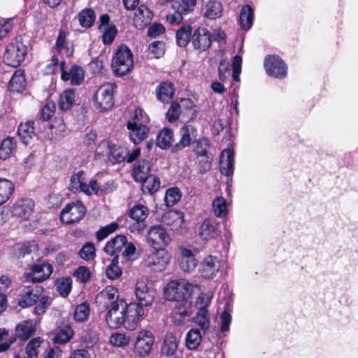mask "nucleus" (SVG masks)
I'll list each match as a JSON object with an SVG mask.
<instances>
[{"label": "nucleus", "mask_w": 358, "mask_h": 358, "mask_svg": "<svg viewBox=\"0 0 358 358\" xmlns=\"http://www.w3.org/2000/svg\"><path fill=\"white\" fill-rule=\"evenodd\" d=\"M194 285L185 279L169 282L164 289V297L169 301H182L191 295Z\"/></svg>", "instance_id": "2"}, {"label": "nucleus", "mask_w": 358, "mask_h": 358, "mask_svg": "<svg viewBox=\"0 0 358 358\" xmlns=\"http://www.w3.org/2000/svg\"><path fill=\"white\" fill-rule=\"evenodd\" d=\"M171 259V256L169 252L164 249H158L147 255L145 266L153 271H163L170 264Z\"/></svg>", "instance_id": "10"}, {"label": "nucleus", "mask_w": 358, "mask_h": 358, "mask_svg": "<svg viewBox=\"0 0 358 358\" xmlns=\"http://www.w3.org/2000/svg\"><path fill=\"white\" fill-rule=\"evenodd\" d=\"M155 336L148 329H142L138 332L134 343V353L141 357L150 354L155 343Z\"/></svg>", "instance_id": "6"}, {"label": "nucleus", "mask_w": 358, "mask_h": 358, "mask_svg": "<svg viewBox=\"0 0 358 358\" xmlns=\"http://www.w3.org/2000/svg\"><path fill=\"white\" fill-rule=\"evenodd\" d=\"M86 174L84 171H79L71 176L69 188L73 192H82L87 195L98 194L99 185L94 180H91L87 184Z\"/></svg>", "instance_id": "7"}, {"label": "nucleus", "mask_w": 358, "mask_h": 358, "mask_svg": "<svg viewBox=\"0 0 358 358\" xmlns=\"http://www.w3.org/2000/svg\"><path fill=\"white\" fill-rule=\"evenodd\" d=\"M180 197L181 194L178 188H170L166 192V204L168 206H172L180 199Z\"/></svg>", "instance_id": "56"}, {"label": "nucleus", "mask_w": 358, "mask_h": 358, "mask_svg": "<svg viewBox=\"0 0 358 358\" xmlns=\"http://www.w3.org/2000/svg\"><path fill=\"white\" fill-rule=\"evenodd\" d=\"M17 145L13 137L4 139L0 146V159L6 160L14 155Z\"/></svg>", "instance_id": "34"}, {"label": "nucleus", "mask_w": 358, "mask_h": 358, "mask_svg": "<svg viewBox=\"0 0 358 358\" xmlns=\"http://www.w3.org/2000/svg\"><path fill=\"white\" fill-rule=\"evenodd\" d=\"M150 121L148 115L145 112L140 108H137L134 110L131 119L128 122L136 123V124L145 125Z\"/></svg>", "instance_id": "54"}, {"label": "nucleus", "mask_w": 358, "mask_h": 358, "mask_svg": "<svg viewBox=\"0 0 358 358\" xmlns=\"http://www.w3.org/2000/svg\"><path fill=\"white\" fill-rule=\"evenodd\" d=\"M37 321L26 320L20 322L15 327V336L22 341L28 340L36 331Z\"/></svg>", "instance_id": "23"}, {"label": "nucleus", "mask_w": 358, "mask_h": 358, "mask_svg": "<svg viewBox=\"0 0 358 358\" xmlns=\"http://www.w3.org/2000/svg\"><path fill=\"white\" fill-rule=\"evenodd\" d=\"M52 273V266L47 262L34 264L29 266L24 274L28 282H41L47 280Z\"/></svg>", "instance_id": "11"}, {"label": "nucleus", "mask_w": 358, "mask_h": 358, "mask_svg": "<svg viewBox=\"0 0 358 358\" xmlns=\"http://www.w3.org/2000/svg\"><path fill=\"white\" fill-rule=\"evenodd\" d=\"M173 141V134L170 129L164 128L158 134L157 145L162 149H167Z\"/></svg>", "instance_id": "44"}, {"label": "nucleus", "mask_w": 358, "mask_h": 358, "mask_svg": "<svg viewBox=\"0 0 358 358\" xmlns=\"http://www.w3.org/2000/svg\"><path fill=\"white\" fill-rule=\"evenodd\" d=\"M27 46L20 38H16L7 46L3 56V61L8 65L17 67L24 60L27 55Z\"/></svg>", "instance_id": "3"}, {"label": "nucleus", "mask_w": 358, "mask_h": 358, "mask_svg": "<svg viewBox=\"0 0 358 358\" xmlns=\"http://www.w3.org/2000/svg\"><path fill=\"white\" fill-rule=\"evenodd\" d=\"M196 0H171L173 9H178L186 14L193 11Z\"/></svg>", "instance_id": "50"}, {"label": "nucleus", "mask_w": 358, "mask_h": 358, "mask_svg": "<svg viewBox=\"0 0 358 358\" xmlns=\"http://www.w3.org/2000/svg\"><path fill=\"white\" fill-rule=\"evenodd\" d=\"M164 43L162 41H155L149 46V52L155 58L162 57L165 52Z\"/></svg>", "instance_id": "59"}, {"label": "nucleus", "mask_w": 358, "mask_h": 358, "mask_svg": "<svg viewBox=\"0 0 358 358\" xmlns=\"http://www.w3.org/2000/svg\"><path fill=\"white\" fill-rule=\"evenodd\" d=\"M71 279L70 278H62L57 280V291L63 296L69 295L71 289Z\"/></svg>", "instance_id": "55"}, {"label": "nucleus", "mask_w": 358, "mask_h": 358, "mask_svg": "<svg viewBox=\"0 0 358 358\" xmlns=\"http://www.w3.org/2000/svg\"><path fill=\"white\" fill-rule=\"evenodd\" d=\"M180 139L174 146L173 150L178 151L189 146L193 138L196 136V129L192 125H186L180 130Z\"/></svg>", "instance_id": "28"}, {"label": "nucleus", "mask_w": 358, "mask_h": 358, "mask_svg": "<svg viewBox=\"0 0 358 358\" xmlns=\"http://www.w3.org/2000/svg\"><path fill=\"white\" fill-rule=\"evenodd\" d=\"M212 210L217 217H224L227 215L226 199L222 196H217L212 202Z\"/></svg>", "instance_id": "45"}, {"label": "nucleus", "mask_w": 358, "mask_h": 358, "mask_svg": "<svg viewBox=\"0 0 358 358\" xmlns=\"http://www.w3.org/2000/svg\"><path fill=\"white\" fill-rule=\"evenodd\" d=\"M68 35L67 31L59 30L55 42V48L59 54L70 57L73 55L74 50L73 45L66 40Z\"/></svg>", "instance_id": "25"}, {"label": "nucleus", "mask_w": 358, "mask_h": 358, "mask_svg": "<svg viewBox=\"0 0 358 358\" xmlns=\"http://www.w3.org/2000/svg\"><path fill=\"white\" fill-rule=\"evenodd\" d=\"M115 85L107 83L100 86L93 97L94 106L100 112L111 108L114 104V92Z\"/></svg>", "instance_id": "4"}, {"label": "nucleus", "mask_w": 358, "mask_h": 358, "mask_svg": "<svg viewBox=\"0 0 358 358\" xmlns=\"http://www.w3.org/2000/svg\"><path fill=\"white\" fill-rule=\"evenodd\" d=\"M111 66L113 72L120 76L126 75L133 69V54L127 45H120L117 49Z\"/></svg>", "instance_id": "1"}, {"label": "nucleus", "mask_w": 358, "mask_h": 358, "mask_svg": "<svg viewBox=\"0 0 358 358\" xmlns=\"http://www.w3.org/2000/svg\"><path fill=\"white\" fill-rule=\"evenodd\" d=\"M264 67L268 74L282 78L287 76V67L278 56H268L264 60Z\"/></svg>", "instance_id": "16"}, {"label": "nucleus", "mask_w": 358, "mask_h": 358, "mask_svg": "<svg viewBox=\"0 0 358 358\" xmlns=\"http://www.w3.org/2000/svg\"><path fill=\"white\" fill-rule=\"evenodd\" d=\"M148 242L155 249H163L171 242L170 236L159 225L150 227L148 232Z\"/></svg>", "instance_id": "12"}, {"label": "nucleus", "mask_w": 358, "mask_h": 358, "mask_svg": "<svg viewBox=\"0 0 358 358\" xmlns=\"http://www.w3.org/2000/svg\"><path fill=\"white\" fill-rule=\"evenodd\" d=\"M221 267V263L217 257L208 255L200 264L199 272L201 276L206 279L215 278Z\"/></svg>", "instance_id": "17"}, {"label": "nucleus", "mask_w": 358, "mask_h": 358, "mask_svg": "<svg viewBox=\"0 0 358 358\" xmlns=\"http://www.w3.org/2000/svg\"><path fill=\"white\" fill-rule=\"evenodd\" d=\"M152 13L149 8L145 6H141L135 13L134 22L138 29H143L152 20Z\"/></svg>", "instance_id": "29"}, {"label": "nucleus", "mask_w": 358, "mask_h": 358, "mask_svg": "<svg viewBox=\"0 0 358 358\" xmlns=\"http://www.w3.org/2000/svg\"><path fill=\"white\" fill-rule=\"evenodd\" d=\"M201 332L196 329H192L186 335V345L189 350L196 349L201 342Z\"/></svg>", "instance_id": "47"}, {"label": "nucleus", "mask_w": 358, "mask_h": 358, "mask_svg": "<svg viewBox=\"0 0 358 358\" xmlns=\"http://www.w3.org/2000/svg\"><path fill=\"white\" fill-rule=\"evenodd\" d=\"M76 98L75 91L73 90H66L60 95L59 99V107L62 110H67L70 109Z\"/></svg>", "instance_id": "43"}, {"label": "nucleus", "mask_w": 358, "mask_h": 358, "mask_svg": "<svg viewBox=\"0 0 358 358\" xmlns=\"http://www.w3.org/2000/svg\"><path fill=\"white\" fill-rule=\"evenodd\" d=\"M90 315V307L87 303L78 306L75 310L74 317L78 322H83Z\"/></svg>", "instance_id": "58"}, {"label": "nucleus", "mask_w": 358, "mask_h": 358, "mask_svg": "<svg viewBox=\"0 0 358 358\" xmlns=\"http://www.w3.org/2000/svg\"><path fill=\"white\" fill-rule=\"evenodd\" d=\"M43 342L41 337L31 339L27 345L25 350L29 358H38V348Z\"/></svg>", "instance_id": "51"}, {"label": "nucleus", "mask_w": 358, "mask_h": 358, "mask_svg": "<svg viewBox=\"0 0 358 358\" xmlns=\"http://www.w3.org/2000/svg\"><path fill=\"white\" fill-rule=\"evenodd\" d=\"M210 148V143L207 138H203L196 141L194 152L199 156H206Z\"/></svg>", "instance_id": "57"}, {"label": "nucleus", "mask_w": 358, "mask_h": 358, "mask_svg": "<svg viewBox=\"0 0 358 358\" xmlns=\"http://www.w3.org/2000/svg\"><path fill=\"white\" fill-rule=\"evenodd\" d=\"M155 290L150 285L146 277H141L137 279L134 294L138 302L136 304L140 305L142 308L150 306L155 299Z\"/></svg>", "instance_id": "5"}, {"label": "nucleus", "mask_w": 358, "mask_h": 358, "mask_svg": "<svg viewBox=\"0 0 358 358\" xmlns=\"http://www.w3.org/2000/svg\"><path fill=\"white\" fill-rule=\"evenodd\" d=\"M34 122H27L24 124H21L17 130V134L22 142L28 145L31 143L33 137L35 136Z\"/></svg>", "instance_id": "32"}, {"label": "nucleus", "mask_w": 358, "mask_h": 358, "mask_svg": "<svg viewBox=\"0 0 358 358\" xmlns=\"http://www.w3.org/2000/svg\"><path fill=\"white\" fill-rule=\"evenodd\" d=\"M192 43L194 48L199 52L207 50L212 43L210 32L204 27H199L192 34Z\"/></svg>", "instance_id": "18"}, {"label": "nucleus", "mask_w": 358, "mask_h": 358, "mask_svg": "<svg viewBox=\"0 0 358 358\" xmlns=\"http://www.w3.org/2000/svg\"><path fill=\"white\" fill-rule=\"evenodd\" d=\"M192 27L189 24L183 25L176 32V42L180 47H185L190 40Z\"/></svg>", "instance_id": "46"}, {"label": "nucleus", "mask_w": 358, "mask_h": 358, "mask_svg": "<svg viewBox=\"0 0 358 358\" xmlns=\"http://www.w3.org/2000/svg\"><path fill=\"white\" fill-rule=\"evenodd\" d=\"M174 94L173 85L171 83L164 82L157 88V96L159 101L169 102Z\"/></svg>", "instance_id": "36"}, {"label": "nucleus", "mask_w": 358, "mask_h": 358, "mask_svg": "<svg viewBox=\"0 0 358 358\" xmlns=\"http://www.w3.org/2000/svg\"><path fill=\"white\" fill-rule=\"evenodd\" d=\"M34 202L31 199H22L17 200L12 208V214L18 217L28 218L32 213Z\"/></svg>", "instance_id": "22"}, {"label": "nucleus", "mask_w": 358, "mask_h": 358, "mask_svg": "<svg viewBox=\"0 0 358 358\" xmlns=\"http://www.w3.org/2000/svg\"><path fill=\"white\" fill-rule=\"evenodd\" d=\"M123 323L122 327L128 331H134L138 327L140 319L144 315L145 310L140 305L135 302L126 304Z\"/></svg>", "instance_id": "8"}, {"label": "nucleus", "mask_w": 358, "mask_h": 358, "mask_svg": "<svg viewBox=\"0 0 358 358\" xmlns=\"http://www.w3.org/2000/svg\"><path fill=\"white\" fill-rule=\"evenodd\" d=\"M234 150L232 148H228L224 150L220 155V169L222 174L229 176L234 171Z\"/></svg>", "instance_id": "24"}, {"label": "nucleus", "mask_w": 358, "mask_h": 358, "mask_svg": "<svg viewBox=\"0 0 358 358\" xmlns=\"http://www.w3.org/2000/svg\"><path fill=\"white\" fill-rule=\"evenodd\" d=\"M113 144V143L111 141L107 140L102 141L96 148V155L102 157H106L108 159L111 153Z\"/></svg>", "instance_id": "63"}, {"label": "nucleus", "mask_w": 358, "mask_h": 358, "mask_svg": "<svg viewBox=\"0 0 358 358\" xmlns=\"http://www.w3.org/2000/svg\"><path fill=\"white\" fill-rule=\"evenodd\" d=\"M78 17L81 27L90 28L94 23L96 15L92 9L85 8L79 13Z\"/></svg>", "instance_id": "42"}, {"label": "nucleus", "mask_w": 358, "mask_h": 358, "mask_svg": "<svg viewBox=\"0 0 358 358\" xmlns=\"http://www.w3.org/2000/svg\"><path fill=\"white\" fill-rule=\"evenodd\" d=\"M162 220L164 224L170 227L171 229L177 231L184 222V215L180 211L169 210L163 215Z\"/></svg>", "instance_id": "27"}, {"label": "nucleus", "mask_w": 358, "mask_h": 358, "mask_svg": "<svg viewBox=\"0 0 358 358\" xmlns=\"http://www.w3.org/2000/svg\"><path fill=\"white\" fill-rule=\"evenodd\" d=\"M43 292V289L39 286L24 287L20 291L17 304L22 308L30 307L36 303Z\"/></svg>", "instance_id": "15"}, {"label": "nucleus", "mask_w": 358, "mask_h": 358, "mask_svg": "<svg viewBox=\"0 0 358 358\" xmlns=\"http://www.w3.org/2000/svg\"><path fill=\"white\" fill-rule=\"evenodd\" d=\"M254 19V10L248 5L242 7L240 12L239 24L243 30H249L252 24Z\"/></svg>", "instance_id": "30"}, {"label": "nucleus", "mask_w": 358, "mask_h": 358, "mask_svg": "<svg viewBox=\"0 0 358 358\" xmlns=\"http://www.w3.org/2000/svg\"><path fill=\"white\" fill-rule=\"evenodd\" d=\"M222 13V4L218 1H210L206 6L205 16L209 19H216L220 17Z\"/></svg>", "instance_id": "49"}, {"label": "nucleus", "mask_w": 358, "mask_h": 358, "mask_svg": "<svg viewBox=\"0 0 358 358\" xmlns=\"http://www.w3.org/2000/svg\"><path fill=\"white\" fill-rule=\"evenodd\" d=\"M130 336L123 333H114L110 337V343L118 348H124L129 344Z\"/></svg>", "instance_id": "53"}, {"label": "nucleus", "mask_w": 358, "mask_h": 358, "mask_svg": "<svg viewBox=\"0 0 358 358\" xmlns=\"http://www.w3.org/2000/svg\"><path fill=\"white\" fill-rule=\"evenodd\" d=\"M138 181L143 183L142 190L147 194H152L157 192L160 186L159 179L150 174L146 176L145 179Z\"/></svg>", "instance_id": "38"}, {"label": "nucleus", "mask_w": 358, "mask_h": 358, "mask_svg": "<svg viewBox=\"0 0 358 358\" xmlns=\"http://www.w3.org/2000/svg\"><path fill=\"white\" fill-rule=\"evenodd\" d=\"M106 275L111 280L117 279L122 275V269L115 262L114 259L111 264L107 267Z\"/></svg>", "instance_id": "64"}, {"label": "nucleus", "mask_w": 358, "mask_h": 358, "mask_svg": "<svg viewBox=\"0 0 358 358\" xmlns=\"http://www.w3.org/2000/svg\"><path fill=\"white\" fill-rule=\"evenodd\" d=\"M103 32L102 41L106 45L110 44L117 34V29L115 26L110 25L101 30Z\"/></svg>", "instance_id": "62"}, {"label": "nucleus", "mask_w": 358, "mask_h": 358, "mask_svg": "<svg viewBox=\"0 0 358 358\" xmlns=\"http://www.w3.org/2000/svg\"><path fill=\"white\" fill-rule=\"evenodd\" d=\"M10 90L13 92H21L25 88V78L24 72L21 70H17L12 76L10 83Z\"/></svg>", "instance_id": "40"}, {"label": "nucleus", "mask_w": 358, "mask_h": 358, "mask_svg": "<svg viewBox=\"0 0 358 358\" xmlns=\"http://www.w3.org/2000/svg\"><path fill=\"white\" fill-rule=\"evenodd\" d=\"M150 166L148 161L143 159L137 162L133 169V176L135 180H142L149 175Z\"/></svg>", "instance_id": "39"}, {"label": "nucleus", "mask_w": 358, "mask_h": 358, "mask_svg": "<svg viewBox=\"0 0 358 358\" xmlns=\"http://www.w3.org/2000/svg\"><path fill=\"white\" fill-rule=\"evenodd\" d=\"M119 298L117 289L111 286H107L96 296V303L99 308L109 310L115 306L117 302L123 301Z\"/></svg>", "instance_id": "13"}, {"label": "nucleus", "mask_w": 358, "mask_h": 358, "mask_svg": "<svg viewBox=\"0 0 358 358\" xmlns=\"http://www.w3.org/2000/svg\"><path fill=\"white\" fill-rule=\"evenodd\" d=\"M126 304L125 300L120 301L108 310L105 320L108 327L117 329L122 327Z\"/></svg>", "instance_id": "14"}, {"label": "nucleus", "mask_w": 358, "mask_h": 358, "mask_svg": "<svg viewBox=\"0 0 358 358\" xmlns=\"http://www.w3.org/2000/svg\"><path fill=\"white\" fill-rule=\"evenodd\" d=\"M178 346V339L176 335L171 332L167 333L162 346V352L167 357L171 356L177 350Z\"/></svg>", "instance_id": "31"}, {"label": "nucleus", "mask_w": 358, "mask_h": 358, "mask_svg": "<svg viewBox=\"0 0 358 358\" xmlns=\"http://www.w3.org/2000/svg\"><path fill=\"white\" fill-rule=\"evenodd\" d=\"M127 238L122 235H118L115 238L109 241L104 247V251L113 255L115 252L122 250L124 246L127 243Z\"/></svg>", "instance_id": "33"}, {"label": "nucleus", "mask_w": 358, "mask_h": 358, "mask_svg": "<svg viewBox=\"0 0 358 358\" xmlns=\"http://www.w3.org/2000/svg\"><path fill=\"white\" fill-rule=\"evenodd\" d=\"M86 213L85 206L80 201L67 204L60 213V220L66 224L80 222Z\"/></svg>", "instance_id": "9"}, {"label": "nucleus", "mask_w": 358, "mask_h": 358, "mask_svg": "<svg viewBox=\"0 0 358 358\" xmlns=\"http://www.w3.org/2000/svg\"><path fill=\"white\" fill-rule=\"evenodd\" d=\"M73 335V329L70 327H65L55 335L53 341L58 344H65L71 339Z\"/></svg>", "instance_id": "52"}, {"label": "nucleus", "mask_w": 358, "mask_h": 358, "mask_svg": "<svg viewBox=\"0 0 358 358\" xmlns=\"http://www.w3.org/2000/svg\"><path fill=\"white\" fill-rule=\"evenodd\" d=\"M80 257L85 260L92 259L95 257V247L92 243L85 244L79 252Z\"/></svg>", "instance_id": "61"}, {"label": "nucleus", "mask_w": 358, "mask_h": 358, "mask_svg": "<svg viewBox=\"0 0 358 358\" xmlns=\"http://www.w3.org/2000/svg\"><path fill=\"white\" fill-rule=\"evenodd\" d=\"M62 71L61 78L64 81H70L73 85H79L83 80L85 77L84 71L83 69L77 65L73 66L69 71L64 69V62L60 64Z\"/></svg>", "instance_id": "19"}, {"label": "nucleus", "mask_w": 358, "mask_h": 358, "mask_svg": "<svg viewBox=\"0 0 358 358\" xmlns=\"http://www.w3.org/2000/svg\"><path fill=\"white\" fill-rule=\"evenodd\" d=\"M198 235L205 241L215 239L218 236L217 223L213 219L204 220L199 226Z\"/></svg>", "instance_id": "20"}, {"label": "nucleus", "mask_w": 358, "mask_h": 358, "mask_svg": "<svg viewBox=\"0 0 358 358\" xmlns=\"http://www.w3.org/2000/svg\"><path fill=\"white\" fill-rule=\"evenodd\" d=\"M149 215L148 208L143 204H136L129 211V216L134 221L145 222Z\"/></svg>", "instance_id": "41"}, {"label": "nucleus", "mask_w": 358, "mask_h": 358, "mask_svg": "<svg viewBox=\"0 0 358 358\" xmlns=\"http://www.w3.org/2000/svg\"><path fill=\"white\" fill-rule=\"evenodd\" d=\"M98 341L95 331L92 330H84L81 335V341L87 347H92Z\"/></svg>", "instance_id": "60"}, {"label": "nucleus", "mask_w": 358, "mask_h": 358, "mask_svg": "<svg viewBox=\"0 0 358 358\" xmlns=\"http://www.w3.org/2000/svg\"><path fill=\"white\" fill-rule=\"evenodd\" d=\"M178 264L181 270L184 272L190 273L196 268L197 261L191 250L182 248H180Z\"/></svg>", "instance_id": "21"}, {"label": "nucleus", "mask_w": 358, "mask_h": 358, "mask_svg": "<svg viewBox=\"0 0 358 358\" xmlns=\"http://www.w3.org/2000/svg\"><path fill=\"white\" fill-rule=\"evenodd\" d=\"M187 311L184 306H176L171 313L172 322L178 325H183L187 321Z\"/></svg>", "instance_id": "48"}, {"label": "nucleus", "mask_w": 358, "mask_h": 358, "mask_svg": "<svg viewBox=\"0 0 358 358\" xmlns=\"http://www.w3.org/2000/svg\"><path fill=\"white\" fill-rule=\"evenodd\" d=\"M108 159L111 162L120 163L126 161L128 157V148L122 145L113 143Z\"/></svg>", "instance_id": "37"}, {"label": "nucleus", "mask_w": 358, "mask_h": 358, "mask_svg": "<svg viewBox=\"0 0 358 358\" xmlns=\"http://www.w3.org/2000/svg\"><path fill=\"white\" fill-rule=\"evenodd\" d=\"M127 127L129 131V138L135 144L139 143L143 141L149 133V129L146 125L127 122Z\"/></svg>", "instance_id": "26"}, {"label": "nucleus", "mask_w": 358, "mask_h": 358, "mask_svg": "<svg viewBox=\"0 0 358 358\" xmlns=\"http://www.w3.org/2000/svg\"><path fill=\"white\" fill-rule=\"evenodd\" d=\"M15 185L12 181L0 178V206L6 203L14 192Z\"/></svg>", "instance_id": "35"}]
</instances>
